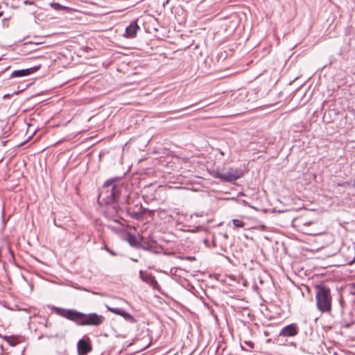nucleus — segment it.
Here are the masks:
<instances>
[{
    "instance_id": "nucleus-1",
    "label": "nucleus",
    "mask_w": 355,
    "mask_h": 355,
    "mask_svg": "<svg viewBox=\"0 0 355 355\" xmlns=\"http://www.w3.org/2000/svg\"><path fill=\"white\" fill-rule=\"evenodd\" d=\"M55 313L74 322L79 326H99L105 322V317L96 313H84L75 309H66L53 306Z\"/></svg>"
},
{
    "instance_id": "nucleus-2",
    "label": "nucleus",
    "mask_w": 355,
    "mask_h": 355,
    "mask_svg": "<svg viewBox=\"0 0 355 355\" xmlns=\"http://www.w3.org/2000/svg\"><path fill=\"white\" fill-rule=\"evenodd\" d=\"M124 189L123 184L119 178H113L107 180L98 195V200L109 205L119 199V195Z\"/></svg>"
},
{
    "instance_id": "nucleus-3",
    "label": "nucleus",
    "mask_w": 355,
    "mask_h": 355,
    "mask_svg": "<svg viewBox=\"0 0 355 355\" xmlns=\"http://www.w3.org/2000/svg\"><path fill=\"white\" fill-rule=\"evenodd\" d=\"M315 290L318 309L322 312L330 311L331 305L330 289L324 285H317L315 286Z\"/></svg>"
},
{
    "instance_id": "nucleus-4",
    "label": "nucleus",
    "mask_w": 355,
    "mask_h": 355,
    "mask_svg": "<svg viewBox=\"0 0 355 355\" xmlns=\"http://www.w3.org/2000/svg\"><path fill=\"white\" fill-rule=\"evenodd\" d=\"M243 175L241 170L230 168L226 171H223L218 173V177L225 181L231 182L238 180Z\"/></svg>"
},
{
    "instance_id": "nucleus-5",
    "label": "nucleus",
    "mask_w": 355,
    "mask_h": 355,
    "mask_svg": "<svg viewBox=\"0 0 355 355\" xmlns=\"http://www.w3.org/2000/svg\"><path fill=\"white\" fill-rule=\"evenodd\" d=\"M299 332V328L295 323L285 326L280 331L279 337H293Z\"/></svg>"
},
{
    "instance_id": "nucleus-6",
    "label": "nucleus",
    "mask_w": 355,
    "mask_h": 355,
    "mask_svg": "<svg viewBox=\"0 0 355 355\" xmlns=\"http://www.w3.org/2000/svg\"><path fill=\"white\" fill-rule=\"evenodd\" d=\"M105 307H106L107 311H110V312H112V313H113L114 314L121 315V317H123L128 322L135 323L136 322V320L135 319V318L132 315H130V313L125 312V311H123L121 309L113 308V307H111V306H110L108 305H105Z\"/></svg>"
},
{
    "instance_id": "nucleus-7",
    "label": "nucleus",
    "mask_w": 355,
    "mask_h": 355,
    "mask_svg": "<svg viewBox=\"0 0 355 355\" xmlns=\"http://www.w3.org/2000/svg\"><path fill=\"white\" fill-rule=\"evenodd\" d=\"M139 277L143 282L149 284L154 289H158L159 284L155 279V277L152 274L140 270Z\"/></svg>"
},
{
    "instance_id": "nucleus-8",
    "label": "nucleus",
    "mask_w": 355,
    "mask_h": 355,
    "mask_svg": "<svg viewBox=\"0 0 355 355\" xmlns=\"http://www.w3.org/2000/svg\"><path fill=\"white\" fill-rule=\"evenodd\" d=\"M79 355H85L92 351V346L84 339H80L77 345Z\"/></svg>"
},
{
    "instance_id": "nucleus-9",
    "label": "nucleus",
    "mask_w": 355,
    "mask_h": 355,
    "mask_svg": "<svg viewBox=\"0 0 355 355\" xmlns=\"http://www.w3.org/2000/svg\"><path fill=\"white\" fill-rule=\"evenodd\" d=\"M139 29V27L136 21H132L130 23L129 26H128L125 28V36L126 37H135L137 35V31Z\"/></svg>"
},
{
    "instance_id": "nucleus-10",
    "label": "nucleus",
    "mask_w": 355,
    "mask_h": 355,
    "mask_svg": "<svg viewBox=\"0 0 355 355\" xmlns=\"http://www.w3.org/2000/svg\"><path fill=\"white\" fill-rule=\"evenodd\" d=\"M31 71H32V69L15 70L12 72V73L10 76V78H15L27 76L31 73Z\"/></svg>"
},
{
    "instance_id": "nucleus-11",
    "label": "nucleus",
    "mask_w": 355,
    "mask_h": 355,
    "mask_svg": "<svg viewBox=\"0 0 355 355\" xmlns=\"http://www.w3.org/2000/svg\"><path fill=\"white\" fill-rule=\"evenodd\" d=\"M10 346H15L21 341V338L18 336H1Z\"/></svg>"
},
{
    "instance_id": "nucleus-12",
    "label": "nucleus",
    "mask_w": 355,
    "mask_h": 355,
    "mask_svg": "<svg viewBox=\"0 0 355 355\" xmlns=\"http://www.w3.org/2000/svg\"><path fill=\"white\" fill-rule=\"evenodd\" d=\"M232 223L235 227H243L245 223L239 219H233Z\"/></svg>"
},
{
    "instance_id": "nucleus-13",
    "label": "nucleus",
    "mask_w": 355,
    "mask_h": 355,
    "mask_svg": "<svg viewBox=\"0 0 355 355\" xmlns=\"http://www.w3.org/2000/svg\"><path fill=\"white\" fill-rule=\"evenodd\" d=\"M130 214H131L132 218H135V219H139L142 216L143 213L140 212V211H137V212H132Z\"/></svg>"
},
{
    "instance_id": "nucleus-14",
    "label": "nucleus",
    "mask_w": 355,
    "mask_h": 355,
    "mask_svg": "<svg viewBox=\"0 0 355 355\" xmlns=\"http://www.w3.org/2000/svg\"><path fill=\"white\" fill-rule=\"evenodd\" d=\"M51 6L56 9V10H61L62 8H64L63 6H62L60 4H59L58 3H52L51 4Z\"/></svg>"
},
{
    "instance_id": "nucleus-15",
    "label": "nucleus",
    "mask_w": 355,
    "mask_h": 355,
    "mask_svg": "<svg viewBox=\"0 0 355 355\" xmlns=\"http://www.w3.org/2000/svg\"><path fill=\"white\" fill-rule=\"evenodd\" d=\"M112 208L116 211V213H118L119 210V207L116 204H114L112 206Z\"/></svg>"
},
{
    "instance_id": "nucleus-16",
    "label": "nucleus",
    "mask_w": 355,
    "mask_h": 355,
    "mask_svg": "<svg viewBox=\"0 0 355 355\" xmlns=\"http://www.w3.org/2000/svg\"><path fill=\"white\" fill-rule=\"evenodd\" d=\"M350 326H351V324H349V323L343 324L342 325V327L344 328H349Z\"/></svg>"
},
{
    "instance_id": "nucleus-17",
    "label": "nucleus",
    "mask_w": 355,
    "mask_h": 355,
    "mask_svg": "<svg viewBox=\"0 0 355 355\" xmlns=\"http://www.w3.org/2000/svg\"><path fill=\"white\" fill-rule=\"evenodd\" d=\"M245 343H246L248 346H250L251 348H253V347H254V345H253V343H251V342H245Z\"/></svg>"
},
{
    "instance_id": "nucleus-18",
    "label": "nucleus",
    "mask_w": 355,
    "mask_h": 355,
    "mask_svg": "<svg viewBox=\"0 0 355 355\" xmlns=\"http://www.w3.org/2000/svg\"><path fill=\"white\" fill-rule=\"evenodd\" d=\"M107 250L108 252H110V253H111L112 255H115V254H116L114 252H112V251L110 250L109 249H107Z\"/></svg>"
},
{
    "instance_id": "nucleus-19",
    "label": "nucleus",
    "mask_w": 355,
    "mask_h": 355,
    "mask_svg": "<svg viewBox=\"0 0 355 355\" xmlns=\"http://www.w3.org/2000/svg\"><path fill=\"white\" fill-rule=\"evenodd\" d=\"M121 301H123V302H125V303H128L126 300H123V299H121Z\"/></svg>"
},
{
    "instance_id": "nucleus-20",
    "label": "nucleus",
    "mask_w": 355,
    "mask_h": 355,
    "mask_svg": "<svg viewBox=\"0 0 355 355\" xmlns=\"http://www.w3.org/2000/svg\"><path fill=\"white\" fill-rule=\"evenodd\" d=\"M6 141H3V146H5V145H6Z\"/></svg>"
},
{
    "instance_id": "nucleus-21",
    "label": "nucleus",
    "mask_w": 355,
    "mask_h": 355,
    "mask_svg": "<svg viewBox=\"0 0 355 355\" xmlns=\"http://www.w3.org/2000/svg\"><path fill=\"white\" fill-rule=\"evenodd\" d=\"M2 15V12H0V16Z\"/></svg>"
}]
</instances>
